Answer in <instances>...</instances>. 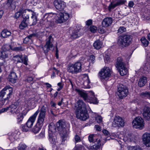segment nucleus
Listing matches in <instances>:
<instances>
[{
  "label": "nucleus",
  "mask_w": 150,
  "mask_h": 150,
  "mask_svg": "<svg viewBox=\"0 0 150 150\" xmlns=\"http://www.w3.org/2000/svg\"><path fill=\"white\" fill-rule=\"evenodd\" d=\"M90 59L91 60L92 62L93 63L95 60V57L93 55H91L90 56Z\"/></svg>",
  "instance_id": "obj_63"
},
{
  "label": "nucleus",
  "mask_w": 150,
  "mask_h": 150,
  "mask_svg": "<svg viewBox=\"0 0 150 150\" xmlns=\"http://www.w3.org/2000/svg\"><path fill=\"white\" fill-rule=\"evenodd\" d=\"M49 140L51 143L55 144L56 142V137L54 134H49Z\"/></svg>",
  "instance_id": "obj_35"
},
{
  "label": "nucleus",
  "mask_w": 150,
  "mask_h": 150,
  "mask_svg": "<svg viewBox=\"0 0 150 150\" xmlns=\"http://www.w3.org/2000/svg\"><path fill=\"white\" fill-rule=\"evenodd\" d=\"M39 112V109H38L32 116L29 118L26 123L27 126L28 127L31 128Z\"/></svg>",
  "instance_id": "obj_14"
},
{
  "label": "nucleus",
  "mask_w": 150,
  "mask_h": 150,
  "mask_svg": "<svg viewBox=\"0 0 150 150\" xmlns=\"http://www.w3.org/2000/svg\"><path fill=\"white\" fill-rule=\"evenodd\" d=\"M13 59L15 62H23L25 65H28L27 62L28 59L26 56H25L23 57L22 55H16L13 57Z\"/></svg>",
  "instance_id": "obj_13"
},
{
  "label": "nucleus",
  "mask_w": 150,
  "mask_h": 150,
  "mask_svg": "<svg viewBox=\"0 0 150 150\" xmlns=\"http://www.w3.org/2000/svg\"><path fill=\"white\" fill-rule=\"evenodd\" d=\"M57 22L58 23H62L67 21L69 17V15L66 12L63 13H57Z\"/></svg>",
  "instance_id": "obj_9"
},
{
  "label": "nucleus",
  "mask_w": 150,
  "mask_h": 150,
  "mask_svg": "<svg viewBox=\"0 0 150 150\" xmlns=\"http://www.w3.org/2000/svg\"><path fill=\"white\" fill-rule=\"evenodd\" d=\"M120 74L121 76H124L126 75L128 72L127 69L125 67L118 69Z\"/></svg>",
  "instance_id": "obj_41"
},
{
  "label": "nucleus",
  "mask_w": 150,
  "mask_h": 150,
  "mask_svg": "<svg viewBox=\"0 0 150 150\" xmlns=\"http://www.w3.org/2000/svg\"><path fill=\"white\" fill-rule=\"evenodd\" d=\"M25 4H23L21 5L20 6L18 9V11L22 13V16L23 17V15L26 14V13H28L29 14V12L31 11L30 10L28 9V12H26V10L25 9Z\"/></svg>",
  "instance_id": "obj_27"
},
{
  "label": "nucleus",
  "mask_w": 150,
  "mask_h": 150,
  "mask_svg": "<svg viewBox=\"0 0 150 150\" xmlns=\"http://www.w3.org/2000/svg\"><path fill=\"white\" fill-rule=\"evenodd\" d=\"M30 128L28 127L27 125H23L22 127V130L24 132H27Z\"/></svg>",
  "instance_id": "obj_57"
},
{
  "label": "nucleus",
  "mask_w": 150,
  "mask_h": 150,
  "mask_svg": "<svg viewBox=\"0 0 150 150\" xmlns=\"http://www.w3.org/2000/svg\"><path fill=\"white\" fill-rule=\"evenodd\" d=\"M27 113L26 111L24 112L19 113L17 115V119L18 122H20L22 121L24 117L26 115Z\"/></svg>",
  "instance_id": "obj_34"
},
{
  "label": "nucleus",
  "mask_w": 150,
  "mask_h": 150,
  "mask_svg": "<svg viewBox=\"0 0 150 150\" xmlns=\"http://www.w3.org/2000/svg\"><path fill=\"white\" fill-rule=\"evenodd\" d=\"M141 96L142 97H146L150 99V93L148 92L142 93L141 94Z\"/></svg>",
  "instance_id": "obj_46"
},
{
  "label": "nucleus",
  "mask_w": 150,
  "mask_h": 150,
  "mask_svg": "<svg viewBox=\"0 0 150 150\" xmlns=\"http://www.w3.org/2000/svg\"><path fill=\"white\" fill-rule=\"evenodd\" d=\"M13 0H12L11 2H8V0L7 4L10 8L15 9L16 7L15 3L13 2Z\"/></svg>",
  "instance_id": "obj_43"
},
{
  "label": "nucleus",
  "mask_w": 150,
  "mask_h": 150,
  "mask_svg": "<svg viewBox=\"0 0 150 150\" xmlns=\"http://www.w3.org/2000/svg\"><path fill=\"white\" fill-rule=\"evenodd\" d=\"M128 149L129 150H136L137 149V147L136 146H129L128 147Z\"/></svg>",
  "instance_id": "obj_61"
},
{
  "label": "nucleus",
  "mask_w": 150,
  "mask_h": 150,
  "mask_svg": "<svg viewBox=\"0 0 150 150\" xmlns=\"http://www.w3.org/2000/svg\"><path fill=\"white\" fill-rule=\"evenodd\" d=\"M149 68V67L148 64H145L144 66L143 69L144 71H148V69Z\"/></svg>",
  "instance_id": "obj_64"
},
{
  "label": "nucleus",
  "mask_w": 150,
  "mask_h": 150,
  "mask_svg": "<svg viewBox=\"0 0 150 150\" xmlns=\"http://www.w3.org/2000/svg\"><path fill=\"white\" fill-rule=\"evenodd\" d=\"M143 140L146 146L150 147V134L145 133L143 136Z\"/></svg>",
  "instance_id": "obj_22"
},
{
  "label": "nucleus",
  "mask_w": 150,
  "mask_h": 150,
  "mask_svg": "<svg viewBox=\"0 0 150 150\" xmlns=\"http://www.w3.org/2000/svg\"><path fill=\"white\" fill-rule=\"evenodd\" d=\"M100 136L99 135L97 134H90L88 136V140L90 142L96 141L100 139Z\"/></svg>",
  "instance_id": "obj_28"
},
{
  "label": "nucleus",
  "mask_w": 150,
  "mask_h": 150,
  "mask_svg": "<svg viewBox=\"0 0 150 150\" xmlns=\"http://www.w3.org/2000/svg\"><path fill=\"white\" fill-rule=\"evenodd\" d=\"M8 110H9L8 107H6V108H2L0 110V114H1L2 113L4 112H6Z\"/></svg>",
  "instance_id": "obj_56"
},
{
  "label": "nucleus",
  "mask_w": 150,
  "mask_h": 150,
  "mask_svg": "<svg viewBox=\"0 0 150 150\" xmlns=\"http://www.w3.org/2000/svg\"><path fill=\"white\" fill-rule=\"evenodd\" d=\"M28 146L24 144H20L17 147L18 150H28Z\"/></svg>",
  "instance_id": "obj_40"
},
{
  "label": "nucleus",
  "mask_w": 150,
  "mask_h": 150,
  "mask_svg": "<svg viewBox=\"0 0 150 150\" xmlns=\"http://www.w3.org/2000/svg\"><path fill=\"white\" fill-rule=\"evenodd\" d=\"M133 127L135 128L142 129L144 127V121L140 117H137L135 118L132 122Z\"/></svg>",
  "instance_id": "obj_8"
},
{
  "label": "nucleus",
  "mask_w": 150,
  "mask_h": 150,
  "mask_svg": "<svg viewBox=\"0 0 150 150\" xmlns=\"http://www.w3.org/2000/svg\"><path fill=\"white\" fill-rule=\"evenodd\" d=\"M4 96L1 91L0 92V108L5 103L6 100L3 99Z\"/></svg>",
  "instance_id": "obj_42"
},
{
  "label": "nucleus",
  "mask_w": 150,
  "mask_h": 150,
  "mask_svg": "<svg viewBox=\"0 0 150 150\" xmlns=\"http://www.w3.org/2000/svg\"><path fill=\"white\" fill-rule=\"evenodd\" d=\"M128 93V90L126 86L122 84L119 85L118 86L117 94L120 99H122L126 97Z\"/></svg>",
  "instance_id": "obj_7"
},
{
  "label": "nucleus",
  "mask_w": 150,
  "mask_h": 150,
  "mask_svg": "<svg viewBox=\"0 0 150 150\" xmlns=\"http://www.w3.org/2000/svg\"><path fill=\"white\" fill-rule=\"evenodd\" d=\"M42 127V126L37 125L36 123L32 131L35 134L38 133Z\"/></svg>",
  "instance_id": "obj_38"
},
{
  "label": "nucleus",
  "mask_w": 150,
  "mask_h": 150,
  "mask_svg": "<svg viewBox=\"0 0 150 150\" xmlns=\"http://www.w3.org/2000/svg\"><path fill=\"white\" fill-rule=\"evenodd\" d=\"M147 81V78L145 77H142L140 78L138 84L140 87L144 86Z\"/></svg>",
  "instance_id": "obj_32"
},
{
  "label": "nucleus",
  "mask_w": 150,
  "mask_h": 150,
  "mask_svg": "<svg viewBox=\"0 0 150 150\" xmlns=\"http://www.w3.org/2000/svg\"><path fill=\"white\" fill-rule=\"evenodd\" d=\"M8 79L12 83H15L17 79L16 73L13 71H11L8 76Z\"/></svg>",
  "instance_id": "obj_26"
},
{
  "label": "nucleus",
  "mask_w": 150,
  "mask_h": 150,
  "mask_svg": "<svg viewBox=\"0 0 150 150\" xmlns=\"http://www.w3.org/2000/svg\"><path fill=\"white\" fill-rule=\"evenodd\" d=\"M75 141L76 142H80L81 141L80 137L77 135H76L74 137Z\"/></svg>",
  "instance_id": "obj_54"
},
{
  "label": "nucleus",
  "mask_w": 150,
  "mask_h": 150,
  "mask_svg": "<svg viewBox=\"0 0 150 150\" xmlns=\"http://www.w3.org/2000/svg\"><path fill=\"white\" fill-rule=\"evenodd\" d=\"M13 90V88L12 87L9 86H7L1 91L4 96L5 95H7V96L5 98V100H8L12 95Z\"/></svg>",
  "instance_id": "obj_15"
},
{
  "label": "nucleus",
  "mask_w": 150,
  "mask_h": 150,
  "mask_svg": "<svg viewBox=\"0 0 150 150\" xmlns=\"http://www.w3.org/2000/svg\"><path fill=\"white\" fill-rule=\"evenodd\" d=\"M57 13H50L46 14L44 16V18L46 19L47 21L52 22L54 21V20L52 21V19H55L57 21Z\"/></svg>",
  "instance_id": "obj_20"
},
{
  "label": "nucleus",
  "mask_w": 150,
  "mask_h": 150,
  "mask_svg": "<svg viewBox=\"0 0 150 150\" xmlns=\"http://www.w3.org/2000/svg\"><path fill=\"white\" fill-rule=\"evenodd\" d=\"M140 40L144 46V47L148 46L149 44V42L146 38L144 37H142L141 38Z\"/></svg>",
  "instance_id": "obj_39"
},
{
  "label": "nucleus",
  "mask_w": 150,
  "mask_h": 150,
  "mask_svg": "<svg viewBox=\"0 0 150 150\" xmlns=\"http://www.w3.org/2000/svg\"><path fill=\"white\" fill-rule=\"evenodd\" d=\"M97 143L92 146H90V148L88 147L89 149H91L93 150H97L100 147L101 145V142L100 140L99 139L98 141H96Z\"/></svg>",
  "instance_id": "obj_30"
},
{
  "label": "nucleus",
  "mask_w": 150,
  "mask_h": 150,
  "mask_svg": "<svg viewBox=\"0 0 150 150\" xmlns=\"http://www.w3.org/2000/svg\"><path fill=\"white\" fill-rule=\"evenodd\" d=\"M142 115L145 120H150V108L147 106H145L142 109Z\"/></svg>",
  "instance_id": "obj_18"
},
{
  "label": "nucleus",
  "mask_w": 150,
  "mask_h": 150,
  "mask_svg": "<svg viewBox=\"0 0 150 150\" xmlns=\"http://www.w3.org/2000/svg\"><path fill=\"white\" fill-rule=\"evenodd\" d=\"M11 34V33L9 31L6 30H4L1 33V35L2 37L4 38H7Z\"/></svg>",
  "instance_id": "obj_37"
},
{
  "label": "nucleus",
  "mask_w": 150,
  "mask_h": 150,
  "mask_svg": "<svg viewBox=\"0 0 150 150\" xmlns=\"http://www.w3.org/2000/svg\"><path fill=\"white\" fill-rule=\"evenodd\" d=\"M74 150H85L84 148L82 146L80 145L74 148Z\"/></svg>",
  "instance_id": "obj_52"
},
{
  "label": "nucleus",
  "mask_w": 150,
  "mask_h": 150,
  "mask_svg": "<svg viewBox=\"0 0 150 150\" xmlns=\"http://www.w3.org/2000/svg\"><path fill=\"white\" fill-rule=\"evenodd\" d=\"M17 132H13L11 133V135L14 139H15L17 138Z\"/></svg>",
  "instance_id": "obj_55"
},
{
  "label": "nucleus",
  "mask_w": 150,
  "mask_h": 150,
  "mask_svg": "<svg viewBox=\"0 0 150 150\" xmlns=\"http://www.w3.org/2000/svg\"><path fill=\"white\" fill-rule=\"evenodd\" d=\"M97 28L96 27L94 26H91L90 27V30L91 32L95 33L97 31Z\"/></svg>",
  "instance_id": "obj_49"
},
{
  "label": "nucleus",
  "mask_w": 150,
  "mask_h": 150,
  "mask_svg": "<svg viewBox=\"0 0 150 150\" xmlns=\"http://www.w3.org/2000/svg\"><path fill=\"white\" fill-rule=\"evenodd\" d=\"M85 79L87 80V81H85L84 82V85H86V83L87 84H88L90 83V81L89 80V78L88 76L87 75L85 77Z\"/></svg>",
  "instance_id": "obj_53"
},
{
  "label": "nucleus",
  "mask_w": 150,
  "mask_h": 150,
  "mask_svg": "<svg viewBox=\"0 0 150 150\" xmlns=\"http://www.w3.org/2000/svg\"><path fill=\"white\" fill-rule=\"evenodd\" d=\"M36 101L34 98H29L25 101V106L28 108L33 105L35 103Z\"/></svg>",
  "instance_id": "obj_24"
},
{
  "label": "nucleus",
  "mask_w": 150,
  "mask_h": 150,
  "mask_svg": "<svg viewBox=\"0 0 150 150\" xmlns=\"http://www.w3.org/2000/svg\"><path fill=\"white\" fill-rule=\"evenodd\" d=\"M134 5V4L133 1H130L129 2L128 5L129 7L132 8V7Z\"/></svg>",
  "instance_id": "obj_62"
},
{
  "label": "nucleus",
  "mask_w": 150,
  "mask_h": 150,
  "mask_svg": "<svg viewBox=\"0 0 150 150\" xmlns=\"http://www.w3.org/2000/svg\"><path fill=\"white\" fill-rule=\"evenodd\" d=\"M48 108L46 105L42 106L39 110V113L37 118L36 123L37 125L42 126L44 125Z\"/></svg>",
  "instance_id": "obj_3"
},
{
  "label": "nucleus",
  "mask_w": 150,
  "mask_h": 150,
  "mask_svg": "<svg viewBox=\"0 0 150 150\" xmlns=\"http://www.w3.org/2000/svg\"><path fill=\"white\" fill-rule=\"evenodd\" d=\"M112 22V19L111 17H106L104 18L102 22V25L103 27H107L110 26Z\"/></svg>",
  "instance_id": "obj_21"
},
{
  "label": "nucleus",
  "mask_w": 150,
  "mask_h": 150,
  "mask_svg": "<svg viewBox=\"0 0 150 150\" xmlns=\"http://www.w3.org/2000/svg\"><path fill=\"white\" fill-rule=\"evenodd\" d=\"M82 64L81 62L77 61L74 63H70L67 66L68 72L72 74H76L81 71Z\"/></svg>",
  "instance_id": "obj_2"
},
{
  "label": "nucleus",
  "mask_w": 150,
  "mask_h": 150,
  "mask_svg": "<svg viewBox=\"0 0 150 150\" xmlns=\"http://www.w3.org/2000/svg\"><path fill=\"white\" fill-rule=\"evenodd\" d=\"M32 12V16L30 20L29 19V23L30 25H35L37 22V18L35 15Z\"/></svg>",
  "instance_id": "obj_29"
},
{
  "label": "nucleus",
  "mask_w": 150,
  "mask_h": 150,
  "mask_svg": "<svg viewBox=\"0 0 150 150\" xmlns=\"http://www.w3.org/2000/svg\"><path fill=\"white\" fill-rule=\"evenodd\" d=\"M0 56H1L4 58H6L8 57V55L2 50L0 51Z\"/></svg>",
  "instance_id": "obj_50"
},
{
  "label": "nucleus",
  "mask_w": 150,
  "mask_h": 150,
  "mask_svg": "<svg viewBox=\"0 0 150 150\" xmlns=\"http://www.w3.org/2000/svg\"><path fill=\"white\" fill-rule=\"evenodd\" d=\"M103 45L102 42L99 40H96L93 44L94 48L97 50H98L102 47Z\"/></svg>",
  "instance_id": "obj_31"
},
{
  "label": "nucleus",
  "mask_w": 150,
  "mask_h": 150,
  "mask_svg": "<svg viewBox=\"0 0 150 150\" xmlns=\"http://www.w3.org/2000/svg\"><path fill=\"white\" fill-rule=\"evenodd\" d=\"M104 59L105 63H108L110 61V56L109 55L105 54Z\"/></svg>",
  "instance_id": "obj_51"
},
{
  "label": "nucleus",
  "mask_w": 150,
  "mask_h": 150,
  "mask_svg": "<svg viewBox=\"0 0 150 150\" xmlns=\"http://www.w3.org/2000/svg\"><path fill=\"white\" fill-rule=\"evenodd\" d=\"M11 46L8 44H5L1 48V50L6 53L7 51H9L10 49L11 50Z\"/></svg>",
  "instance_id": "obj_36"
},
{
  "label": "nucleus",
  "mask_w": 150,
  "mask_h": 150,
  "mask_svg": "<svg viewBox=\"0 0 150 150\" xmlns=\"http://www.w3.org/2000/svg\"><path fill=\"white\" fill-rule=\"evenodd\" d=\"M111 71L110 68L108 67H105L99 72V76L101 79L107 80L111 75Z\"/></svg>",
  "instance_id": "obj_6"
},
{
  "label": "nucleus",
  "mask_w": 150,
  "mask_h": 150,
  "mask_svg": "<svg viewBox=\"0 0 150 150\" xmlns=\"http://www.w3.org/2000/svg\"><path fill=\"white\" fill-rule=\"evenodd\" d=\"M117 6L116 3L111 2L108 7V10L110 11L111 10L114 8L115 7Z\"/></svg>",
  "instance_id": "obj_45"
},
{
  "label": "nucleus",
  "mask_w": 150,
  "mask_h": 150,
  "mask_svg": "<svg viewBox=\"0 0 150 150\" xmlns=\"http://www.w3.org/2000/svg\"><path fill=\"white\" fill-rule=\"evenodd\" d=\"M131 42L130 37L128 35H122L118 37L117 42L122 47L129 45Z\"/></svg>",
  "instance_id": "obj_5"
},
{
  "label": "nucleus",
  "mask_w": 150,
  "mask_h": 150,
  "mask_svg": "<svg viewBox=\"0 0 150 150\" xmlns=\"http://www.w3.org/2000/svg\"><path fill=\"white\" fill-rule=\"evenodd\" d=\"M96 120L98 123H102V117L100 116H98L96 117Z\"/></svg>",
  "instance_id": "obj_47"
},
{
  "label": "nucleus",
  "mask_w": 150,
  "mask_h": 150,
  "mask_svg": "<svg viewBox=\"0 0 150 150\" xmlns=\"http://www.w3.org/2000/svg\"><path fill=\"white\" fill-rule=\"evenodd\" d=\"M116 67L118 69L125 67V64L123 59L122 57H119L117 58Z\"/></svg>",
  "instance_id": "obj_23"
},
{
  "label": "nucleus",
  "mask_w": 150,
  "mask_h": 150,
  "mask_svg": "<svg viewBox=\"0 0 150 150\" xmlns=\"http://www.w3.org/2000/svg\"><path fill=\"white\" fill-rule=\"evenodd\" d=\"M90 94L91 96H90V98L88 99L89 100L87 101V102L94 104L98 103V101L97 98L94 96V93L92 91H90Z\"/></svg>",
  "instance_id": "obj_25"
},
{
  "label": "nucleus",
  "mask_w": 150,
  "mask_h": 150,
  "mask_svg": "<svg viewBox=\"0 0 150 150\" xmlns=\"http://www.w3.org/2000/svg\"><path fill=\"white\" fill-rule=\"evenodd\" d=\"M126 30V28L123 26L120 27L118 30V33H121Z\"/></svg>",
  "instance_id": "obj_48"
},
{
  "label": "nucleus",
  "mask_w": 150,
  "mask_h": 150,
  "mask_svg": "<svg viewBox=\"0 0 150 150\" xmlns=\"http://www.w3.org/2000/svg\"><path fill=\"white\" fill-rule=\"evenodd\" d=\"M53 41V38L51 35H50L46 39V44L43 47V50L45 53H47L51 48H52L53 46V44H52Z\"/></svg>",
  "instance_id": "obj_10"
},
{
  "label": "nucleus",
  "mask_w": 150,
  "mask_h": 150,
  "mask_svg": "<svg viewBox=\"0 0 150 150\" xmlns=\"http://www.w3.org/2000/svg\"><path fill=\"white\" fill-rule=\"evenodd\" d=\"M76 117L85 120L88 117L85 104L81 100H78L76 104Z\"/></svg>",
  "instance_id": "obj_1"
},
{
  "label": "nucleus",
  "mask_w": 150,
  "mask_h": 150,
  "mask_svg": "<svg viewBox=\"0 0 150 150\" xmlns=\"http://www.w3.org/2000/svg\"><path fill=\"white\" fill-rule=\"evenodd\" d=\"M21 15H22V13L18 11L15 14V17L17 18H19Z\"/></svg>",
  "instance_id": "obj_59"
},
{
  "label": "nucleus",
  "mask_w": 150,
  "mask_h": 150,
  "mask_svg": "<svg viewBox=\"0 0 150 150\" xmlns=\"http://www.w3.org/2000/svg\"><path fill=\"white\" fill-rule=\"evenodd\" d=\"M11 50L15 51H21L22 50V47H16L13 48L12 47Z\"/></svg>",
  "instance_id": "obj_58"
},
{
  "label": "nucleus",
  "mask_w": 150,
  "mask_h": 150,
  "mask_svg": "<svg viewBox=\"0 0 150 150\" xmlns=\"http://www.w3.org/2000/svg\"><path fill=\"white\" fill-rule=\"evenodd\" d=\"M8 107L9 109L10 108L11 113H13L15 112V110L17 108V107L16 105L15 104H12L9 107Z\"/></svg>",
  "instance_id": "obj_44"
},
{
  "label": "nucleus",
  "mask_w": 150,
  "mask_h": 150,
  "mask_svg": "<svg viewBox=\"0 0 150 150\" xmlns=\"http://www.w3.org/2000/svg\"><path fill=\"white\" fill-rule=\"evenodd\" d=\"M29 14L28 13L23 15V19L19 26V28L20 29H24L27 27L28 25H29Z\"/></svg>",
  "instance_id": "obj_11"
},
{
  "label": "nucleus",
  "mask_w": 150,
  "mask_h": 150,
  "mask_svg": "<svg viewBox=\"0 0 150 150\" xmlns=\"http://www.w3.org/2000/svg\"><path fill=\"white\" fill-rule=\"evenodd\" d=\"M54 3L56 8L60 11L63 10L65 6V3L62 0H55Z\"/></svg>",
  "instance_id": "obj_17"
},
{
  "label": "nucleus",
  "mask_w": 150,
  "mask_h": 150,
  "mask_svg": "<svg viewBox=\"0 0 150 150\" xmlns=\"http://www.w3.org/2000/svg\"><path fill=\"white\" fill-rule=\"evenodd\" d=\"M4 58L2 57H0V65H2L4 62Z\"/></svg>",
  "instance_id": "obj_60"
},
{
  "label": "nucleus",
  "mask_w": 150,
  "mask_h": 150,
  "mask_svg": "<svg viewBox=\"0 0 150 150\" xmlns=\"http://www.w3.org/2000/svg\"><path fill=\"white\" fill-rule=\"evenodd\" d=\"M49 134H54L55 132V126L53 123L51 122L49 125Z\"/></svg>",
  "instance_id": "obj_33"
},
{
  "label": "nucleus",
  "mask_w": 150,
  "mask_h": 150,
  "mask_svg": "<svg viewBox=\"0 0 150 150\" xmlns=\"http://www.w3.org/2000/svg\"><path fill=\"white\" fill-rule=\"evenodd\" d=\"M125 120L119 116L115 117L112 123V126L114 127H123L125 125Z\"/></svg>",
  "instance_id": "obj_12"
},
{
  "label": "nucleus",
  "mask_w": 150,
  "mask_h": 150,
  "mask_svg": "<svg viewBox=\"0 0 150 150\" xmlns=\"http://www.w3.org/2000/svg\"><path fill=\"white\" fill-rule=\"evenodd\" d=\"M56 125L58 131L61 132V136L62 141H64L66 140L68 134V131L65 128L66 127L65 122L63 121L59 120L57 123Z\"/></svg>",
  "instance_id": "obj_4"
},
{
  "label": "nucleus",
  "mask_w": 150,
  "mask_h": 150,
  "mask_svg": "<svg viewBox=\"0 0 150 150\" xmlns=\"http://www.w3.org/2000/svg\"><path fill=\"white\" fill-rule=\"evenodd\" d=\"M75 91L85 101L87 102V101H89V100L88 99L90 98V96H91L90 92L87 94L85 91L83 90L76 89H75Z\"/></svg>",
  "instance_id": "obj_16"
},
{
  "label": "nucleus",
  "mask_w": 150,
  "mask_h": 150,
  "mask_svg": "<svg viewBox=\"0 0 150 150\" xmlns=\"http://www.w3.org/2000/svg\"><path fill=\"white\" fill-rule=\"evenodd\" d=\"M70 38L71 39H76L80 37L83 35L82 30L81 29L74 30L70 34Z\"/></svg>",
  "instance_id": "obj_19"
}]
</instances>
